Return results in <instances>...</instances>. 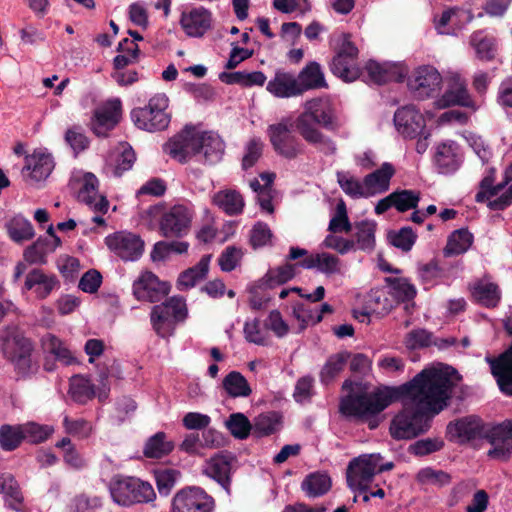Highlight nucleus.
Instances as JSON below:
<instances>
[{"label":"nucleus","mask_w":512,"mask_h":512,"mask_svg":"<svg viewBox=\"0 0 512 512\" xmlns=\"http://www.w3.org/2000/svg\"><path fill=\"white\" fill-rule=\"evenodd\" d=\"M486 426L474 415L459 418L447 425V435L451 441L465 443L477 438H484Z\"/></svg>","instance_id":"obj_19"},{"label":"nucleus","mask_w":512,"mask_h":512,"mask_svg":"<svg viewBox=\"0 0 512 512\" xmlns=\"http://www.w3.org/2000/svg\"><path fill=\"white\" fill-rule=\"evenodd\" d=\"M60 245V238L49 241L43 238V236H40L33 244L24 250L23 257L25 261L30 264H45L47 262V256L53 253Z\"/></svg>","instance_id":"obj_34"},{"label":"nucleus","mask_w":512,"mask_h":512,"mask_svg":"<svg viewBox=\"0 0 512 512\" xmlns=\"http://www.w3.org/2000/svg\"><path fill=\"white\" fill-rule=\"evenodd\" d=\"M112 500L123 507L150 503L156 499L153 486L136 477L113 478L109 485Z\"/></svg>","instance_id":"obj_4"},{"label":"nucleus","mask_w":512,"mask_h":512,"mask_svg":"<svg viewBox=\"0 0 512 512\" xmlns=\"http://www.w3.org/2000/svg\"><path fill=\"white\" fill-rule=\"evenodd\" d=\"M336 177L340 188L346 195L354 199L368 198L364 180L360 182L349 173L342 171L337 172Z\"/></svg>","instance_id":"obj_51"},{"label":"nucleus","mask_w":512,"mask_h":512,"mask_svg":"<svg viewBox=\"0 0 512 512\" xmlns=\"http://www.w3.org/2000/svg\"><path fill=\"white\" fill-rule=\"evenodd\" d=\"M450 80L449 88L437 100V106L439 108H446L457 105L476 111L478 105L472 99L467 89L466 81L459 74L453 75Z\"/></svg>","instance_id":"obj_22"},{"label":"nucleus","mask_w":512,"mask_h":512,"mask_svg":"<svg viewBox=\"0 0 512 512\" xmlns=\"http://www.w3.org/2000/svg\"><path fill=\"white\" fill-rule=\"evenodd\" d=\"M301 488L308 497H319L330 490L331 479L326 473H311L304 478Z\"/></svg>","instance_id":"obj_45"},{"label":"nucleus","mask_w":512,"mask_h":512,"mask_svg":"<svg viewBox=\"0 0 512 512\" xmlns=\"http://www.w3.org/2000/svg\"><path fill=\"white\" fill-rule=\"evenodd\" d=\"M355 250L371 252L375 247L376 223L374 221H361L354 226Z\"/></svg>","instance_id":"obj_43"},{"label":"nucleus","mask_w":512,"mask_h":512,"mask_svg":"<svg viewBox=\"0 0 512 512\" xmlns=\"http://www.w3.org/2000/svg\"><path fill=\"white\" fill-rule=\"evenodd\" d=\"M55 447L62 449L64 462L73 469H81L86 466L83 456L77 451L70 438L64 437L55 444Z\"/></svg>","instance_id":"obj_57"},{"label":"nucleus","mask_w":512,"mask_h":512,"mask_svg":"<svg viewBox=\"0 0 512 512\" xmlns=\"http://www.w3.org/2000/svg\"><path fill=\"white\" fill-rule=\"evenodd\" d=\"M434 160L439 173H454L462 162L461 155L458 152V145L453 141L438 145Z\"/></svg>","instance_id":"obj_29"},{"label":"nucleus","mask_w":512,"mask_h":512,"mask_svg":"<svg viewBox=\"0 0 512 512\" xmlns=\"http://www.w3.org/2000/svg\"><path fill=\"white\" fill-rule=\"evenodd\" d=\"M442 76L431 65H422L415 68L407 79V86L412 95L417 99H426L440 89Z\"/></svg>","instance_id":"obj_12"},{"label":"nucleus","mask_w":512,"mask_h":512,"mask_svg":"<svg viewBox=\"0 0 512 512\" xmlns=\"http://www.w3.org/2000/svg\"><path fill=\"white\" fill-rule=\"evenodd\" d=\"M473 243V234L468 229L461 228L453 231L448 239L447 244L443 249L445 257L461 255L465 253Z\"/></svg>","instance_id":"obj_40"},{"label":"nucleus","mask_w":512,"mask_h":512,"mask_svg":"<svg viewBox=\"0 0 512 512\" xmlns=\"http://www.w3.org/2000/svg\"><path fill=\"white\" fill-rule=\"evenodd\" d=\"M473 298L486 308H495L501 300V291L496 283L484 279L470 285Z\"/></svg>","instance_id":"obj_31"},{"label":"nucleus","mask_w":512,"mask_h":512,"mask_svg":"<svg viewBox=\"0 0 512 512\" xmlns=\"http://www.w3.org/2000/svg\"><path fill=\"white\" fill-rule=\"evenodd\" d=\"M495 169L490 168L489 173L480 182V191L475 195V200L478 203H483L486 199L497 196L507 183L493 185Z\"/></svg>","instance_id":"obj_60"},{"label":"nucleus","mask_w":512,"mask_h":512,"mask_svg":"<svg viewBox=\"0 0 512 512\" xmlns=\"http://www.w3.org/2000/svg\"><path fill=\"white\" fill-rule=\"evenodd\" d=\"M313 123L327 130L338 128L337 118L329 100L315 98L305 102L304 111L296 119V128L303 139L315 146L325 155H334L337 151L335 142L317 129Z\"/></svg>","instance_id":"obj_2"},{"label":"nucleus","mask_w":512,"mask_h":512,"mask_svg":"<svg viewBox=\"0 0 512 512\" xmlns=\"http://www.w3.org/2000/svg\"><path fill=\"white\" fill-rule=\"evenodd\" d=\"M457 19L463 20L465 23H470L474 19V15L471 11H466L459 8H451L442 12L439 19L435 20V28L440 34L446 33L443 29L453 21Z\"/></svg>","instance_id":"obj_61"},{"label":"nucleus","mask_w":512,"mask_h":512,"mask_svg":"<svg viewBox=\"0 0 512 512\" xmlns=\"http://www.w3.org/2000/svg\"><path fill=\"white\" fill-rule=\"evenodd\" d=\"M6 229L15 243L31 240L35 236L32 223L22 215H16L7 221Z\"/></svg>","instance_id":"obj_44"},{"label":"nucleus","mask_w":512,"mask_h":512,"mask_svg":"<svg viewBox=\"0 0 512 512\" xmlns=\"http://www.w3.org/2000/svg\"><path fill=\"white\" fill-rule=\"evenodd\" d=\"M169 98L165 93L153 95L147 105L136 107L131 111V120L134 125L144 131L157 132L165 130L171 121L167 112Z\"/></svg>","instance_id":"obj_5"},{"label":"nucleus","mask_w":512,"mask_h":512,"mask_svg":"<svg viewBox=\"0 0 512 512\" xmlns=\"http://www.w3.org/2000/svg\"><path fill=\"white\" fill-rule=\"evenodd\" d=\"M416 481L421 485L443 487L451 483V476L443 470L426 467L418 471Z\"/></svg>","instance_id":"obj_54"},{"label":"nucleus","mask_w":512,"mask_h":512,"mask_svg":"<svg viewBox=\"0 0 512 512\" xmlns=\"http://www.w3.org/2000/svg\"><path fill=\"white\" fill-rule=\"evenodd\" d=\"M1 348L17 370L18 374L27 376L37 371V365L32 361V342L17 330L7 331L1 338Z\"/></svg>","instance_id":"obj_7"},{"label":"nucleus","mask_w":512,"mask_h":512,"mask_svg":"<svg viewBox=\"0 0 512 512\" xmlns=\"http://www.w3.org/2000/svg\"><path fill=\"white\" fill-rule=\"evenodd\" d=\"M380 454H363L353 458L347 467V483L353 491L365 492L377 473L389 471L392 462L381 463Z\"/></svg>","instance_id":"obj_6"},{"label":"nucleus","mask_w":512,"mask_h":512,"mask_svg":"<svg viewBox=\"0 0 512 512\" xmlns=\"http://www.w3.org/2000/svg\"><path fill=\"white\" fill-rule=\"evenodd\" d=\"M173 512H213L215 500L200 487H187L173 497Z\"/></svg>","instance_id":"obj_14"},{"label":"nucleus","mask_w":512,"mask_h":512,"mask_svg":"<svg viewBox=\"0 0 512 512\" xmlns=\"http://www.w3.org/2000/svg\"><path fill=\"white\" fill-rule=\"evenodd\" d=\"M24 441L21 424L0 426V447L2 450L11 452L16 450Z\"/></svg>","instance_id":"obj_50"},{"label":"nucleus","mask_w":512,"mask_h":512,"mask_svg":"<svg viewBox=\"0 0 512 512\" xmlns=\"http://www.w3.org/2000/svg\"><path fill=\"white\" fill-rule=\"evenodd\" d=\"M122 114L121 101L111 99L95 108L90 127L98 137H107L109 132L119 123Z\"/></svg>","instance_id":"obj_16"},{"label":"nucleus","mask_w":512,"mask_h":512,"mask_svg":"<svg viewBox=\"0 0 512 512\" xmlns=\"http://www.w3.org/2000/svg\"><path fill=\"white\" fill-rule=\"evenodd\" d=\"M77 198L97 212L106 213L108 210L109 203L104 196L98 194V179L92 173L83 176Z\"/></svg>","instance_id":"obj_26"},{"label":"nucleus","mask_w":512,"mask_h":512,"mask_svg":"<svg viewBox=\"0 0 512 512\" xmlns=\"http://www.w3.org/2000/svg\"><path fill=\"white\" fill-rule=\"evenodd\" d=\"M365 303L367 309L379 317L389 314L396 307L395 300L386 287L371 289L366 296Z\"/></svg>","instance_id":"obj_32"},{"label":"nucleus","mask_w":512,"mask_h":512,"mask_svg":"<svg viewBox=\"0 0 512 512\" xmlns=\"http://www.w3.org/2000/svg\"><path fill=\"white\" fill-rule=\"evenodd\" d=\"M63 426L67 434L79 439H86L93 432L91 423L83 418L73 420L68 416H65L63 419Z\"/></svg>","instance_id":"obj_64"},{"label":"nucleus","mask_w":512,"mask_h":512,"mask_svg":"<svg viewBox=\"0 0 512 512\" xmlns=\"http://www.w3.org/2000/svg\"><path fill=\"white\" fill-rule=\"evenodd\" d=\"M171 286L162 281L151 271H142L133 281L132 294L142 302L155 303L161 301L170 292Z\"/></svg>","instance_id":"obj_13"},{"label":"nucleus","mask_w":512,"mask_h":512,"mask_svg":"<svg viewBox=\"0 0 512 512\" xmlns=\"http://www.w3.org/2000/svg\"><path fill=\"white\" fill-rule=\"evenodd\" d=\"M105 243L123 261H137L144 252V241L131 232H116L107 236Z\"/></svg>","instance_id":"obj_15"},{"label":"nucleus","mask_w":512,"mask_h":512,"mask_svg":"<svg viewBox=\"0 0 512 512\" xmlns=\"http://www.w3.org/2000/svg\"><path fill=\"white\" fill-rule=\"evenodd\" d=\"M268 289L271 288L268 286V283H264L263 278L248 288L249 305L253 310H261L266 307L271 300Z\"/></svg>","instance_id":"obj_56"},{"label":"nucleus","mask_w":512,"mask_h":512,"mask_svg":"<svg viewBox=\"0 0 512 512\" xmlns=\"http://www.w3.org/2000/svg\"><path fill=\"white\" fill-rule=\"evenodd\" d=\"M226 426L230 433L238 439H245L249 436L250 431L253 430L248 418L242 413H234L229 416L226 421Z\"/></svg>","instance_id":"obj_62"},{"label":"nucleus","mask_w":512,"mask_h":512,"mask_svg":"<svg viewBox=\"0 0 512 512\" xmlns=\"http://www.w3.org/2000/svg\"><path fill=\"white\" fill-rule=\"evenodd\" d=\"M41 342L44 351L53 356L55 360L64 365H71L76 362L72 352L58 337L52 334H46L42 337Z\"/></svg>","instance_id":"obj_39"},{"label":"nucleus","mask_w":512,"mask_h":512,"mask_svg":"<svg viewBox=\"0 0 512 512\" xmlns=\"http://www.w3.org/2000/svg\"><path fill=\"white\" fill-rule=\"evenodd\" d=\"M54 166V160L50 154L34 152L26 157L23 175L29 183H39L45 181L50 176Z\"/></svg>","instance_id":"obj_24"},{"label":"nucleus","mask_w":512,"mask_h":512,"mask_svg":"<svg viewBox=\"0 0 512 512\" xmlns=\"http://www.w3.org/2000/svg\"><path fill=\"white\" fill-rule=\"evenodd\" d=\"M386 288L395 300V306L400 302H408L416 296L415 286L406 278L386 277Z\"/></svg>","instance_id":"obj_42"},{"label":"nucleus","mask_w":512,"mask_h":512,"mask_svg":"<svg viewBox=\"0 0 512 512\" xmlns=\"http://www.w3.org/2000/svg\"><path fill=\"white\" fill-rule=\"evenodd\" d=\"M223 388L233 398L248 397L252 393L246 378L238 371L229 372L223 379Z\"/></svg>","instance_id":"obj_48"},{"label":"nucleus","mask_w":512,"mask_h":512,"mask_svg":"<svg viewBox=\"0 0 512 512\" xmlns=\"http://www.w3.org/2000/svg\"><path fill=\"white\" fill-rule=\"evenodd\" d=\"M233 457L219 452L205 461L202 473L217 482L227 495H231Z\"/></svg>","instance_id":"obj_18"},{"label":"nucleus","mask_w":512,"mask_h":512,"mask_svg":"<svg viewBox=\"0 0 512 512\" xmlns=\"http://www.w3.org/2000/svg\"><path fill=\"white\" fill-rule=\"evenodd\" d=\"M211 257L210 254L204 255L196 265L183 271L178 277V288L180 290L192 288L197 282L203 280L208 274Z\"/></svg>","instance_id":"obj_37"},{"label":"nucleus","mask_w":512,"mask_h":512,"mask_svg":"<svg viewBox=\"0 0 512 512\" xmlns=\"http://www.w3.org/2000/svg\"><path fill=\"white\" fill-rule=\"evenodd\" d=\"M387 239L391 245L402 250L409 252L417 240V234L409 226L402 227L399 230L389 231Z\"/></svg>","instance_id":"obj_52"},{"label":"nucleus","mask_w":512,"mask_h":512,"mask_svg":"<svg viewBox=\"0 0 512 512\" xmlns=\"http://www.w3.org/2000/svg\"><path fill=\"white\" fill-rule=\"evenodd\" d=\"M299 267L304 269H317V271L326 276L336 275L342 272V263L339 257L326 252L310 254L299 262Z\"/></svg>","instance_id":"obj_28"},{"label":"nucleus","mask_w":512,"mask_h":512,"mask_svg":"<svg viewBox=\"0 0 512 512\" xmlns=\"http://www.w3.org/2000/svg\"><path fill=\"white\" fill-rule=\"evenodd\" d=\"M60 283L53 274H46L41 269H33L27 275L24 283L26 290H31L38 299L47 298Z\"/></svg>","instance_id":"obj_27"},{"label":"nucleus","mask_w":512,"mask_h":512,"mask_svg":"<svg viewBox=\"0 0 512 512\" xmlns=\"http://www.w3.org/2000/svg\"><path fill=\"white\" fill-rule=\"evenodd\" d=\"M212 201L214 205L230 216L242 213L245 205L243 196L233 189H224L216 192L213 195Z\"/></svg>","instance_id":"obj_36"},{"label":"nucleus","mask_w":512,"mask_h":512,"mask_svg":"<svg viewBox=\"0 0 512 512\" xmlns=\"http://www.w3.org/2000/svg\"><path fill=\"white\" fill-rule=\"evenodd\" d=\"M267 135L274 151L279 156L291 160L303 153V145L288 123L279 122L269 125Z\"/></svg>","instance_id":"obj_10"},{"label":"nucleus","mask_w":512,"mask_h":512,"mask_svg":"<svg viewBox=\"0 0 512 512\" xmlns=\"http://www.w3.org/2000/svg\"><path fill=\"white\" fill-rule=\"evenodd\" d=\"M225 145L219 135L211 131H199L192 125L171 138L163 150L173 159L185 163L192 155L203 153L209 164L217 163L224 154Z\"/></svg>","instance_id":"obj_3"},{"label":"nucleus","mask_w":512,"mask_h":512,"mask_svg":"<svg viewBox=\"0 0 512 512\" xmlns=\"http://www.w3.org/2000/svg\"><path fill=\"white\" fill-rule=\"evenodd\" d=\"M351 353L348 351L339 352L331 355L320 372L321 383L327 385L331 383L335 377L344 369Z\"/></svg>","instance_id":"obj_47"},{"label":"nucleus","mask_w":512,"mask_h":512,"mask_svg":"<svg viewBox=\"0 0 512 512\" xmlns=\"http://www.w3.org/2000/svg\"><path fill=\"white\" fill-rule=\"evenodd\" d=\"M193 210L189 206L176 204L164 212L159 221V230L165 238H181L191 228Z\"/></svg>","instance_id":"obj_11"},{"label":"nucleus","mask_w":512,"mask_h":512,"mask_svg":"<svg viewBox=\"0 0 512 512\" xmlns=\"http://www.w3.org/2000/svg\"><path fill=\"white\" fill-rule=\"evenodd\" d=\"M102 505L101 497L81 493L71 500L68 506V512H97L102 508Z\"/></svg>","instance_id":"obj_55"},{"label":"nucleus","mask_w":512,"mask_h":512,"mask_svg":"<svg viewBox=\"0 0 512 512\" xmlns=\"http://www.w3.org/2000/svg\"><path fill=\"white\" fill-rule=\"evenodd\" d=\"M392 195L394 208L401 213L416 209L421 199L420 192L409 189L396 190Z\"/></svg>","instance_id":"obj_58"},{"label":"nucleus","mask_w":512,"mask_h":512,"mask_svg":"<svg viewBox=\"0 0 512 512\" xmlns=\"http://www.w3.org/2000/svg\"><path fill=\"white\" fill-rule=\"evenodd\" d=\"M298 266L299 263H285L284 265L276 268H271L262 277L264 279V283H268L270 288L283 285L295 277Z\"/></svg>","instance_id":"obj_49"},{"label":"nucleus","mask_w":512,"mask_h":512,"mask_svg":"<svg viewBox=\"0 0 512 512\" xmlns=\"http://www.w3.org/2000/svg\"><path fill=\"white\" fill-rule=\"evenodd\" d=\"M394 174L395 169L393 165L388 162L383 163L379 169L367 174L364 177V181L368 198L387 192Z\"/></svg>","instance_id":"obj_30"},{"label":"nucleus","mask_w":512,"mask_h":512,"mask_svg":"<svg viewBox=\"0 0 512 512\" xmlns=\"http://www.w3.org/2000/svg\"><path fill=\"white\" fill-rule=\"evenodd\" d=\"M212 13L204 7H195L181 13L179 24L190 38H202L212 27Z\"/></svg>","instance_id":"obj_20"},{"label":"nucleus","mask_w":512,"mask_h":512,"mask_svg":"<svg viewBox=\"0 0 512 512\" xmlns=\"http://www.w3.org/2000/svg\"><path fill=\"white\" fill-rule=\"evenodd\" d=\"M394 124L404 138L410 139L423 135L426 126L423 115L413 105L397 109L394 114Z\"/></svg>","instance_id":"obj_21"},{"label":"nucleus","mask_w":512,"mask_h":512,"mask_svg":"<svg viewBox=\"0 0 512 512\" xmlns=\"http://www.w3.org/2000/svg\"><path fill=\"white\" fill-rule=\"evenodd\" d=\"M298 78L292 72L277 69L267 83L266 90L277 98H291L302 95Z\"/></svg>","instance_id":"obj_25"},{"label":"nucleus","mask_w":512,"mask_h":512,"mask_svg":"<svg viewBox=\"0 0 512 512\" xmlns=\"http://www.w3.org/2000/svg\"><path fill=\"white\" fill-rule=\"evenodd\" d=\"M69 394L71 398L79 403L86 404L96 395L94 384L83 376H74L70 381Z\"/></svg>","instance_id":"obj_46"},{"label":"nucleus","mask_w":512,"mask_h":512,"mask_svg":"<svg viewBox=\"0 0 512 512\" xmlns=\"http://www.w3.org/2000/svg\"><path fill=\"white\" fill-rule=\"evenodd\" d=\"M469 44L475 50L476 57L484 62L495 59L497 53L496 38L486 34L485 30L474 31L469 37Z\"/></svg>","instance_id":"obj_33"},{"label":"nucleus","mask_w":512,"mask_h":512,"mask_svg":"<svg viewBox=\"0 0 512 512\" xmlns=\"http://www.w3.org/2000/svg\"><path fill=\"white\" fill-rule=\"evenodd\" d=\"M2 493L5 495V502L8 508L16 512L23 511L24 498L20 486L16 479L10 474H7V483Z\"/></svg>","instance_id":"obj_59"},{"label":"nucleus","mask_w":512,"mask_h":512,"mask_svg":"<svg viewBox=\"0 0 512 512\" xmlns=\"http://www.w3.org/2000/svg\"><path fill=\"white\" fill-rule=\"evenodd\" d=\"M24 441L38 444L46 441L54 432L53 426L42 425L36 422L21 424Z\"/></svg>","instance_id":"obj_53"},{"label":"nucleus","mask_w":512,"mask_h":512,"mask_svg":"<svg viewBox=\"0 0 512 512\" xmlns=\"http://www.w3.org/2000/svg\"><path fill=\"white\" fill-rule=\"evenodd\" d=\"M244 253L236 246H227L218 258V265L223 272H231L240 265Z\"/></svg>","instance_id":"obj_63"},{"label":"nucleus","mask_w":512,"mask_h":512,"mask_svg":"<svg viewBox=\"0 0 512 512\" xmlns=\"http://www.w3.org/2000/svg\"><path fill=\"white\" fill-rule=\"evenodd\" d=\"M453 265L442 264L434 258L426 264L419 266L418 273L421 281L427 285H435L440 281L449 279L453 275Z\"/></svg>","instance_id":"obj_35"},{"label":"nucleus","mask_w":512,"mask_h":512,"mask_svg":"<svg viewBox=\"0 0 512 512\" xmlns=\"http://www.w3.org/2000/svg\"><path fill=\"white\" fill-rule=\"evenodd\" d=\"M221 440V434L214 429L204 430L201 433L192 432L185 435L179 449L189 455L203 456L204 450L219 447Z\"/></svg>","instance_id":"obj_23"},{"label":"nucleus","mask_w":512,"mask_h":512,"mask_svg":"<svg viewBox=\"0 0 512 512\" xmlns=\"http://www.w3.org/2000/svg\"><path fill=\"white\" fill-rule=\"evenodd\" d=\"M484 438L488 440L492 448L488 456L498 460H506L512 454V420L487 427Z\"/></svg>","instance_id":"obj_17"},{"label":"nucleus","mask_w":512,"mask_h":512,"mask_svg":"<svg viewBox=\"0 0 512 512\" xmlns=\"http://www.w3.org/2000/svg\"><path fill=\"white\" fill-rule=\"evenodd\" d=\"M302 94L308 90L327 87L321 66L317 62H310L296 75Z\"/></svg>","instance_id":"obj_38"},{"label":"nucleus","mask_w":512,"mask_h":512,"mask_svg":"<svg viewBox=\"0 0 512 512\" xmlns=\"http://www.w3.org/2000/svg\"><path fill=\"white\" fill-rule=\"evenodd\" d=\"M174 449V443L167 439L164 432H157L145 443L143 454L150 459H160L169 455Z\"/></svg>","instance_id":"obj_41"},{"label":"nucleus","mask_w":512,"mask_h":512,"mask_svg":"<svg viewBox=\"0 0 512 512\" xmlns=\"http://www.w3.org/2000/svg\"><path fill=\"white\" fill-rule=\"evenodd\" d=\"M457 372L450 366L423 369L412 380L398 387L383 386L367 392L359 383L345 380L339 413L348 420L365 423L376 429L381 413L392 403L401 400L403 410L392 420L390 434L394 439H412L426 432L432 416L449 404Z\"/></svg>","instance_id":"obj_1"},{"label":"nucleus","mask_w":512,"mask_h":512,"mask_svg":"<svg viewBox=\"0 0 512 512\" xmlns=\"http://www.w3.org/2000/svg\"><path fill=\"white\" fill-rule=\"evenodd\" d=\"M358 55L359 50L351 40V34L342 33L336 53L330 62L331 72L345 82L355 81L360 77Z\"/></svg>","instance_id":"obj_8"},{"label":"nucleus","mask_w":512,"mask_h":512,"mask_svg":"<svg viewBox=\"0 0 512 512\" xmlns=\"http://www.w3.org/2000/svg\"><path fill=\"white\" fill-rule=\"evenodd\" d=\"M187 316V309L181 297L173 296L165 302L153 306L151 310V324L161 337L173 333L176 322L183 321Z\"/></svg>","instance_id":"obj_9"}]
</instances>
